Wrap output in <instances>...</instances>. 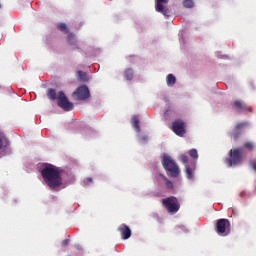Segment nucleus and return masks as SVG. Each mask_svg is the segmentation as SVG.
Returning a JSON list of instances; mask_svg holds the SVG:
<instances>
[{
  "label": "nucleus",
  "mask_w": 256,
  "mask_h": 256,
  "mask_svg": "<svg viewBox=\"0 0 256 256\" xmlns=\"http://www.w3.org/2000/svg\"><path fill=\"white\" fill-rule=\"evenodd\" d=\"M188 154L193 157V149L189 150Z\"/></svg>",
  "instance_id": "obj_28"
},
{
  "label": "nucleus",
  "mask_w": 256,
  "mask_h": 256,
  "mask_svg": "<svg viewBox=\"0 0 256 256\" xmlns=\"http://www.w3.org/2000/svg\"><path fill=\"white\" fill-rule=\"evenodd\" d=\"M67 42L69 43V45H75V43H77V39H75V35L69 34L67 37Z\"/></svg>",
  "instance_id": "obj_18"
},
{
  "label": "nucleus",
  "mask_w": 256,
  "mask_h": 256,
  "mask_svg": "<svg viewBox=\"0 0 256 256\" xmlns=\"http://www.w3.org/2000/svg\"><path fill=\"white\" fill-rule=\"evenodd\" d=\"M73 97H76L77 101H85L91 97V93L89 92V87L82 85L77 88L76 91L73 92Z\"/></svg>",
  "instance_id": "obj_7"
},
{
  "label": "nucleus",
  "mask_w": 256,
  "mask_h": 256,
  "mask_svg": "<svg viewBox=\"0 0 256 256\" xmlns=\"http://www.w3.org/2000/svg\"><path fill=\"white\" fill-rule=\"evenodd\" d=\"M0 149H3V138L0 136Z\"/></svg>",
  "instance_id": "obj_27"
},
{
  "label": "nucleus",
  "mask_w": 256,
  "mask_h": 256,
  "mask_svg": "<svg viewBox=\"0 0 256 256\" xmlns=\"http://www.w3.org/2000/svg\"><path fill=\"white\" fill-rule=\"evenodd\" d=\"M162 205L165 207L168 213H171V215H175V213H178L181 209V204L175 196H170L163 199Z\"/></svg>",
  "instance_id": "obj_4"
},
{
  "label": "nucleus",
  "mask_w": 256,
  "mask_h": 256,
  "mask_svg": "<svg viewBox=\"0 0 256 256\" xmlns=\"http://www.w3.org/2000/svg\"><path fill=\"white\" fill-rule=\"evenodd\" d=\"M118 231L121 235V239H123V240L129 239L132 235L131 228H129V226H127V224H121L118 227Z\"/></svg>",
  "instance_id": "obj_11"
},
{
  "label": "nucleus",
  "mask_w": 256,
  "mask_h": 256,
  "mask_svg": "<svg viewBox=\"0 0 256 256\" xmlns=\"http://www.w3.org/2000/svg\"><path fill=\"white\" fill-rule=\"evenodd\" d=\"M244 148H246V150L251 152L255 149V145L252 142H246L244 143Z\"/></svg>",
  "instance_id": "obj_19"
},
{
  "label": "nucleus",
  "mask_w": 256,
  "mask_h": 256,
  "mask_svg": "<svg viewBox=\"0 0 256 256\" xmlns=\"http://www.w3.org/2000/svg\"><path fill=\"white\" fill-rule=\"evenodd\" d=\"M232 109L239 113L241 112H252V108L249 107L243 100H235L232 102Z\"/></svg>",
  "instance_id": "obj_10"
},
{
  "label": "nucleus",
  "mask_w": 256,
  "mask_h": 256,
  "mask_svg": "<svg viewBox=\"0 0 256 256\" xmlns=\"http://www.w3.org/2000/svg\"><path fill=\"white\" fill-rule=\"evenodd\" d=\"M166 83H167L168 87H173V85H175L177 83V78L173 74H168L166 76Z\"/></svg>",
  "instance_id": "obj_14"
},
{
  "label": "nucleus",
  "mask_w": 256,
  "mask_h": 256,
  "mask_svg": "<svg viewBox=\"0 0 256 256\" xmlns=\"http://www.w3.org/2000/svg\"><path fill=\"white\" fill-rule=\"evenodd\" d=\"M185 122L182 120H175L172 123V131L175 133V135H178V137H183V134L185 133Z\"/></svg>",
  "instance_id": "obj_9"
},
{
  "label": "nucleus",
  "mask_w": 256,
  "mask_h": 256,
  "mask_svg": "<svg viewBox=\"0 0 256 256\" xmlns=\"http://www.w3.org/2000/svg\"><path fill=\"white\" fill-rule=\"evenodd\" d=\"M166 181V187L167 189H173V182H171V180L165 178Z\"/></svg>",
  "instance_id": "obj_23"
},
{
  "label": "nucleus",
  "mask_w": 256,
  "mask_h": 256,
  "mask_svg": "<svg viewBox=\"0 0 256 256\" xmlns=\"http://www.w3.org/2000/svg\"><path fill=\"white\" fill-rule=\"evenodd\" d=\"M186 174H187V178L191 179V176L193 175V170L186 165Z\"/></svg>",
  "instance_id": "obj_21"
},
{
  "label": "nucleus",
  "mask_w": 256,
  "mask_h": 256,
  "mask_svg": "<svg viewBox=\"0 0 256 256\" xmlns=\"http://www.w3.org/2000/svg\"><path fill=\"white\" fill-rule=\"evenodd\" d=\"M67 245H69V239H65L61 242L62 247H67Z\"/></svg>",
  "instance_id": "obj_25"
},
{
  "label": "nucleus",
  "mask_w": 256,
  "mask_h": 256,
  "mask_svg": "<svg viewBox=\"0 0 256 256\" xmlns=\"http://www.w3.org/2000/svg\"><path fill=\"white\" fill-rule=\"evenodd\" d=\"M167 3H169V0H156L155 10L157 13H162L164 17H171V8L163 6L167 5Z\"/></svg>",
  "instance_id": "obj_8"
},
{
  "label": "nucleus",
  "mask_w": 256,
  "mask_h": 256,
  "mask_svg": "<svg viewBox=\"0 0 256 256\" xmlns=\"http://www.w3.org/2000/svg\"><path fill=\"white\" fill-rule=\"evenodd\" d=\"M57 29L61 31L62 33H69V27H67V24L60 23L57 25Z\"/></svg>",
  "instance_id": "obj_17"
},
{
  "label": "nucleus",
  "mask_w": 256,
  "mask_h": 256,
  "mask_svg": "<svg viewBox=\"0 0 256 256\" xmlns=\"http://www.w3.org/2000/svg\"><path fill=\"white\" fill-rule=\"evenodd\" d=\"M87 181H89L90 183H93V178H87Z\"/></svg>",
  "instance_id": "obj_29"
},
{
  "label": "nucleus",
  "mask_w": 256,
  "mask_h": 256,
  "mask_svg": "<svg viewBox=\"0 0 256 256\" xmlns=\"http://www.w3.org/2000/svg\"><path fill=\"white\" fill-rule=\"evenodd\" d=\"M162 165L170 177H177L179 175V166H177V163H175V160L171 156L164 155Z\"/></svg>",
  "instance_id": "obj_3"
},
{
  "label": "nucleus",
  "mask_w": 256,
  "mask_h": 256,
  "mask_svg": "<svg viewBox=\"0 0 256 256\" xmlns=\"http://www.w3.org/2000/svg\"><path fill=\"white\" fill-rule=\"evenodd\" d=\"M249 164L253 168V170L256 171V160L255 159L250 160Z\"/></svg>",
  "instance_id": "obj_24"
},
{
  "label": "nucleus",
  "mask_w": 256,
  "mask_h": 256,
  "mask_svg": "<svg viewBox=\"0 0 256 256\" xmlns=\"http://www.w3.org/2000/svg\"><path fill=\"white\" fill-rule=\"evenodd\" d=\"M78 79L79 81H83L84 83L89 81V77L87 76V73L83 71H78Z\"/></svg>",
  "instance_id": "obj_16"
},
{
  "label": "nucleus",
  "mask_w": 256,
  "mask_h": 256,
  "mask_svg": "<svg viewBox=\"0 0 256 256\" xmlns=\"http://www.w3.org/2000/svg\"><path fill=\"white\" fill-rule=\"evenodd\" d=\"M248 125V122H240L236 124V127L234 128V131L232 132V137L234 138L235 141H237L241 134H242V129L246 128Z\"/></svg>",
  "instance_id": "obj_12"
},
{
  "label": "nucleus",
  "mask_w": 256,
  "mask_h": 256,
  "mask_svg": "<svg viewBox=\"0 0 256 256\" xmlns=\"http://www.w3.org/2000/svg\"><path fill=\"white\" fill-rule=\"evenodd\" d=\"M47 97L51 101L58 99V107H61V109L64 111H73V103L69 101V98H67L65 92L59 91L57 95V91H55L53 88H50L47 91Z\"/></svg>",
  "instance_id": "obj_2"
},
{
  "label": "nucleus",
  "mask_w": 256,
  "mask_h": 256,
  "mask_svg": "<svg viewBox=\"0 0 256 256\" xmlns=\"http://www.w3.org/2000/svg\"><path fill=\"white\" fill-rule=\"evenodd\" d=\"M183 7L186 9H191L193 7V0H184Z\"/></svg>",
  "instance_id": "obj_20"
},
{
  "label": "nucleus",
  "mask_w": 256,
  "mask_h": 256,
  "mask_svg": "<svg viewBox=\"0 0 256 256\" xmlns=\"http://www.w3.org/2000/svg\"><path fill=\"white\" fill-rule=\"evenodd\" d=\"M134 78L135 71H133L132 68H127L124 70V79H126V81H133Z\"/></svg>",
  "instance_id": "obj_13"
},
{
  "label": "nucleus",
  "mask_w": 256,
  "mask_h": 256,
  "mask_svg": "<svg viewBox=\"0 0 256 256\" xmlns=\"http://www.w3.org/2000/svg\"><path fill=\"white\" fill-rule=\"evenodd\" d=\"M41 175L46 185L53 191H59V187L63 185V178L61 177V169L53 165L46 166L42 169Z\"/></svg>",
  "instance_id": "obj_1"
},
{
  "label": "nucleus",
  "mask_w": 256,
  "mask_h": 256,
  "mask_svg": "<svg viewBox=\"0 0 256 256\" xmlns=\"http://www.w3.org/2000/svg\"><path fill=\"white\" fill-rule=\"evenodd\" d=\"M193 158L194 159L199 158V154L197 153V149H193Z\"/></svg>",
  "instance_id": "obj_26"
},
{
  "label": "nucleus",
  "mask_w": 256,
  "mask_h": 256,
  "mask_svg": "<svg viewBox=\"0 0 256 256\" xmlns=\"http://www.w3.org/2000/svg\"><path fill=\"white\" fill-rule=\"evenodd\" d=\"M132 127L137 133L141 132V126L139 125V118L137 116L132 117Z\"/></svg>",
  "instance_id": "obj_15"
},
{
  "label": "nucleus",
  "mask_w": 256,
  "mask_h": 256,
  "mask_svg": "<svg viewBox=\"0 0 256 256\" xmlns=\"http://www.w3.org/2000/svg\"><path fill=\"white\" fill-rule=\"evenodd\" d=\"M231 224L229 219L227 218H220L217 220V223L215 225V231L218 235H228V232L230 230Z\"/></svg>",
  "instance_id": "obj_6"
},
{
  "label": "nucleus",
  "mask_w": 256,
  "mask_h": 256,
  "mask_svg": "<svg viewBox=\"0 0 256 256\" xmlns=\"http://www.w3.org/2000/svg\"><path fill=\"white\" fill-rule=\"evenodd\" d=\"M245 150L243 148H236L230 151L229 166L238 165L242 162Z\"/></svg>",
  "instance_id": "obj_5"
},
{
  "label": "nucleus",
  "mask_w": 256,
  "mask_h": 256,
  "mask_svg": "<svg viewBox=\"0 0 256 256\" xmlns=\"http://www.w3.org/2000/svg\"><path fill=\"white\" fill-rule=\"evenodd\" d=\"M180 161L182 163H189V157L187 155L183 154L180 156Z\"/></svg>",
  "instance_id": "obj_22"
}]
</instances>
